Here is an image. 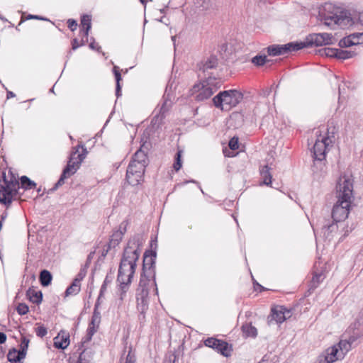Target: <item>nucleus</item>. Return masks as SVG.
I'll return each mask as SVG.
<instances>
[{
    "label": "nucleus",
    "instance_id": "21",
    "mask_svg": "<svg viewBox=\"0 0 363 363\" xmlns=\"http://www.w3.org/2000/svg\"><path fill=\"white\" fill-rule=\"evenodd\" d=\"M217 345L218 346H216L215 350L220 352L224 357H228L230 356L232 352L231 345H229L227 342L222 340H219Z\"/></svg>",
    "mask_w": 363,
    "mask_h": 363
},
{
    "label": "nucleus",
    "instance_id": "63",
    "mask_svg": "<svg viewBox=\"0 0 363 363\" xmlns=\"http://www.w3.org/2000/svg\"><path fill=\"white\" fill-rule=\"evenodd\" d=\"M92 338V336L89 335L86 333V336L82 339V344L84 345L86 342H89Z\"/></svg>",
    "mask_w": 363,
    "mask_h": 363
},
{
    "label": "nucleus",
    "instance_id": "13",
    "mask_svg": "<svg viewBox=\"0 0 363 363\" xmlns=\"http://www.w3.org/2000/svg\"><path fill=\"white\" fill-rule=\"evenodd\" d=\"M298 42H291L284 45H272L267 47V53L270 56H278L289 54L300 50Z\"/></svg>",
    "mask_w": 363,
    "mask_h": 363
},
{
    "label": "nucleus",
    "instance_id": "22",
    "mask_svg": "<svg viewBox=\"0 0 363 363\" xmlns=\"http://www.w3.org/2000/svg\"><path fill=\"white\" fill-rule=\"evenodd\" d=\"M126 227L127 221L124 220L120 224L118 229L113 231L111 235V238L120 243L126 232Z\"/></svg>",
    "mask_w": 363,
    "mask_h": 363
},
{
    "label": "nucleus",
    "instance_id": "38",
    "mask_svg": "<svg viewBox=\"0 0 363 363\" xmlns=\"http://www.w3.org/2000/svg\"><path fill=\"white\" fill-rule=\"evenodd\" d=\"M337 48H325L320 50V52L321 55L337 58Z\"/></svg>",
    "mask_w": 363,
    "mask_h": 363
},
{
    "label": "nucleus",
    "instance_id": "56",
    "mask_svg": "<svg viewBox=\"0 0 363 363\" xmlns=\"http://www.w3.org/2000/svg\"><path fill=\"white\" fill-rule=\"evenodd\" d=\"M106 290V280H105L100 289L99 295L97 298V300H99V302H100V299L103 296V294Z\"/></svg>",
    "mask_w": 363,
    "mask_h": 363
},
{
    "label": "nucleus",
    "instance_id": "37",
    "mask_svg": "<svg viewBox=\"0 0 363 363\" xmlns=\"http://www.w3.org/2000/svg\"><path fill=\"white\" fill-rule=\"evenodd\" d=\"M267 61L268 60L265 55H257L253 57L251 60V62L257 67L264 65Z\"/></svg>",
    "mask_w": 363,
    "mask_h": 363
},
{
    "label": "nucleus",
    "instance_id": "35",
    "mask_svg": "<svg viewBox=\"0 0 363 363\" xmlns=\"http://www.w3.org/2000/svg\"><path fill=\"white\" fill-rule=\"evenodd\" d=\"M21 187L25 190L33 189L36 187L37 184L35 182L30 180L27 176H22L20 178Z\"/></svg>",
    "mask_w": 363,
    "mask_h": 363
},
{
    "label": "nucleus",
    "instance_id": "40",
    "mask_svg": "<svg viewBox=\"0 0 363 363\" xmlns=\"http://www.w3.org/2000/svg\"><path fill=\"white\" fill-rule=\"evenodd\" d=\"M169 107L167 106V101H164L160 109V111L156 116L154 117L153 120H155L156 121L158 120L162 121L164 117V113L168 111Z\"/></svg>",
    "mask_w": 363,
    "mask_h": 363
},
{
    "label": "nucleus",
    "instance_id": "12",
    "mask_svg": "<svg viewBox=\"0 0 363 363\" xmlns=\"http://www.w3.org/2000/svg\"><path fill=\"white\" fill-rule=\"evenodd\" d=\"M130 272H131L129 271L128 268L123 267V269H121V266H119L117 281L119 283V290L121 291L120 298L121 300H123L125 296L133 277L134 274H130Z\"/></svg>",
    "mask_w": 363,
    "mask_h": 363
},
{
    "label": "nucleus",
    "instance_id": "4",
    "mask_svg": "<svg viewBox=\"0 0 363 363\" xmlns=\"http://www.w3.org/2000/svg\"><path fill=\"white\" fill-rule=\"evenodd\" d=\"M143 242L144 240L140 235H135L128 240L127 246L123 250L119 266H121V269L123 267L128 268L131 272L130 274H135L136 262L139 259Z\"/></svg>",
    "mask_w": 363,
    "mask_h": 363
},
{
    "label": "nucleus",
    "instance_id": "8",
    "mask_svg": "<svg viewBox=\"0 0 363 363\" xmlns=\"http://www.w3.org/2000/svg\"><path fill=\"white\" fill-rule=\"evenodd\" d=\"M3 179L5 186L0 189V203L9 206L13 197L18 194L20 183L13 176L8 180L4 172H3Z\"/></svg>",
    "mask_w": 363,
    "mask_h": 363
},
{
    "label": "nucleus",
    "instance_id": "57",
    "mask_svg": "<svg viewBox=\"0 0 363 363\" xmlns=\"http://www.w3.org/2000/svg\"><path fill=\"white\" fill-rule=\"evenodd\" d=\"M272 86L269 88H267L265 89L262 90L260 95L263 97H267L269 96L270 93L272 92Z\"/></svg>",
    "mask_w": 363,
    "mask_h": 363
},
{
    "label": "nucleus",
    "instance_id": "9",
    "mask_svg": "<svg viewBox=\"0 0 363 363\" xmlns=\"http://www.w3.org/2000/svg\"><path fill=\"white\" fill-rule=\"evenodd\" d=\"M150 281L144 279H140L138 287L136 290L137 308L140 312L139 319L145 318V313L148 309L149 305V286Z\"/></svg>",
    "mask_w": 363,
    "mask_h": 363
},
{
    "label": "nucleus",
    "instance_id": "10",
    "mask_svg": "<svg viewBox=\"0 0 363 363\" xmlns=\"http://www.w3.org/2000/svg\"><path fill=\"white\" fill-rule=\"evenodd\" d=\"M333 41L334 38L330 33H312L308 35L304 41L300 43L298 42V45L301 47V50L303 48L330 45L333 43Z\"/></svg>",
    "mask_w": 363,
    "mask_h": 363
},
{
    "label": "nucleus",
    "instance_id": "27",
    "mask_svg": "<svg viewBox=\"0 0 363 363\" xmlns=\"http://www.w3.org/2000/svg\"><path fill=\"white\" fill-rule=\"evenodd\" d=\"M80 291V279L75 278L72 284L68 286L65 291V296H69L71 295H76Z\"/></svg>",
    "mask_w": 363,
    "mask_h": 363
},
{
    "label": "nucleus",
    "instance_id": "53",
    "mask_svg": "<svg viewBox=\"0 0 363 363\" xmlns=\"http://www.w3.org/2000/svg\"><path fill=\"white\" fill-rule=\"evenodd\" d=\"M118 245V242L115 241L113 239L110 238L109 242L106 245V247H108V250H111V249H114Z\"/></svg>",
    "mask_w": 363,
    "mask_h": 363
},
{
    "label": "nucleus",
    "instance_id": "48",
    "mask_svg": "<svg viewBox=\"0 0 363 363\" xmlns=\"http://www.w3.org/2000/svg\"><path fill=\"white\" fill-rule=\"evenodd\" d=\"M228 146L233 150H235L238 149V147H239L238 138H237V137L232 138L229 141Z\"/></svg>",
    "mask_w": 363,
    "mask_h": 363
},
{
    "label": "nucleus",
    "instance_id": "42",
    "mask_svg": "<svg viewBox=\"0 0 363 363\" xmlns=\"http://www.w3.org/2000/svg\"><path fill=\"white\" fill-rule=\"evenodd\" d=\"M323 279V274H315L313 276L312 280H311V287L316 288L320 281H322Z\"/></svg>",
    "mask_w": 363,
    "mask_h": 363
},
{
    "label": "nucleus",
    "instance_id": "51",
    "mask_svg": "<svg viewBox=\"0 0 363 363\" xmlns=\"http://www.w3.org/2000/svg\"><path fill=\"white\" fill-rule=\"evenodd\" d=\"M89 47L91 49V50H96L97 52H101V46H99L98 44H96L94 40V38H92V41L89 43Z\"/></svg>",
    "mask_w": 363,
    "mask_h": 363
},
{
    "label": "nucleus",
    "instance_id": "16",
    "mask_svg": "<svg viewBox=\"0 0 363 363\" xmlns=\"http://www.w3.org/2000/svg\"><path fill=\"white\" fill-rule=\"evenodd\" d=\"M218 65V58L215 55H211L207 59L200 62L198 64V68L203 73L208 72V70L214 69Z\"/></svg>",
    "mask_w": 363,
    "mask_h": 363
},
{
    "label": "nucleus",
    "instance_id": "6",
    "mask_svg": "<svg viewBox=\"0 0 363 363\" xmlns=\"http://www.w3.org/2000/svg\"><path fill=\"white\" fill-rule=\"evenodd\" d=\"M221 86L220 80L208 77L202 83L196 84L191 89L192 94L197 101L209 99Z\"/></svg>",
    "mask_w": 363,
    "mask_h": 363
},
{
    "label": "nucleus",
    "instance_id": "19",
    "mask_svg": "<svg viewBox=\"0 0 363 363\" xmlns=\"http://www.w3.org/2000/svg\"><path fill=\"white\" fill-rule=\"evenodd\" d=\"M25 357V353L21 352L16 348L11 349L7 354L8 361L11 363H22V359Z\"/></svg>",
    "mask_w": 363,
    "mask_h": 363
},
{
    "label": "nucleus",
    "instance_id": "39",
    "mask_svg": "<svg viewBox=\"0 0 363 363\" xmlns=\"http://www.w3.org/2000/svg\"><path fill=\"white\" fill-rule=\"evenodd\" d=\"M182 150H178L174 157V162L173 164V168L174 169V170L176 172H178L182 166Z\"/></svg>",
    "mask_w": 363,
    "mask_h": 363
},
{
    "label": "nucleus",
    "instance_id": "52",
    "mask_svg": "<svg viewBox=\"0 0 363 363\" xmlns=\"http://www.w3.org/2000/svg\"><path fill=\"white\" fill-rule=\"evenodd\" d=\"M86 355L85 350H83L79 355L77 360L75 361L72 358L70 359V363H86V362H82V357Z\"/></svg>",
    "mask_w": 363,
    "mask_h": 363
},
{
    "label": "nucleus",
    "instance_id": "41",
    "mask_svg": "<svg viewBox=\"0 0 363 363\" xmlns=\"http://www.w3.org/2000/svg\"><path fill=\"white\" fill-rule=\"evenodd\" d=\"M125 363H136V357L135 351L133 350L131 346L128 347V351L125 357Z\"/></svg>",
    "mask_w": 363,
    "mask_h": 363
},
{
    "label": "nucleus",
    "instance_id": "61",
    "mask_svg": "<svg viewBox=\"0 0 363 363\" xmlns=\"http://www.w3.org/2000/svg\"><path fill=\"white\" fill-rule=\"evenodd\" d=\"M28 19H38V20H43V21H48V19L45 18H43V17H41L39 16H35V15H29Z\"/></svg>",
    "mask_w": 363,
    "mask_h": 363
},
{
    "label": "nucleus",
    "instance_id": "25",
    "mask_svg": "<svg viewBox=\"0 0 363 363\" xmlns=\"http://www.w3.org/2000/svg\"><path fill=\"white\" fill-rule=\"evenodd\" d=\"M73 156L72 155L70 160H69L67 166L64 168L62 171L63 176H67V178L70 176L73 175L79 168L77 164L75 162H73Z\"/></svg>",
    "mask_w": 363,
    "mask_h": 363
},
{
    "label": "nucleus",
    "instance_id": "3",
    "mask_svg": "<svg viewBox=\"0 0 363 363\" xmlns=\"http://www.w3.org/2000/svg\"><path fill=\"white\" fill-rule=\"evenodd\" d=\"M333 143L329 136L318 137L311 150L313 158L312 171L318 178L323 177L326 173V153L329 145Z\"/></svg>",
    "mask_w": 363,
    "mask_h": 363
},
{
    "label": "nucleus",
    "instance_id": "55",
    "mask_svg": "<svg viewBox=\"0 0 363 363\" xmlns=\"http://www.w3.org/2000/svg\"><path fill=\"white\" fill-rule=\"evenodd\" d=\"M318 363H332V362H330V360L324 354H322L319 356Z\"/></svg>",
    "mask_w": 363,
    "mask_h": 363
},
{
    "label": "nucleus",
    "instance_id": "26",
    "mask_svg": "<svg viewBox=\"0 0 363 363\" xmlns=\"http://www.w3.org/2000/svg\"><path fill=\"white\" fill-rule=\"evenodd\" d=\"M271 168L268 165H264L260 167L259 172L263 184L269 185L272 183V174L270 172Z\"/></svg>",
    "mask_w": 363,
    "mask_h": 363
},
{
    "label": "nucleus",
    "instance_id": "33",
    "mask_svg": "<svg viewBox=\"0 0 363 363\" xmlns=\"http://www.w3.org/2000/svg\"><path fill=\"white\" fill-rule=\"evenodd\" d=\"M201 1L200 7L203 11L211 12L217 9V5L215 0H199Z\"/></svg>",
    "mask_w": 363,
    "mask_h": 363
},
{
    "label": "nucleus",
    "instance_id": "31",
    "mask_svg": "<svg viewBox=\"0 0 363 363\" xmlns=\"http://www.w3.org/2000/svg\"><path fill=\"white\" fill-rule=\"evenodd\" d=\"M52 279V274L47 269H43L39 275V281L43 286H48L51 284Z\"/></svg>",
    "mask_w": 363,
    "mask_h": 363
},
{
    "label": "nucleus",
    "instance_id": "32",
    "mask_svg": "<svg viewBox=\"0 0 363 363\" xmlns=\"http://www.w3.org/2000/svg\"><path fill=\"white\" fill-rule=\"evenodd\" d=\"M336 346L338 347L339 357L344 358L347 352L351 349V342L346 340H340Z\"/></svg>",
    "mask_w": 363,
    "mask_h": 363
},
{
    "label": "nucleus",
    "instance_id": "17",
    "mask_svg": "<svg viewBox=\"0 0 363 363\" xmlns=\"http://www.w3.org/2000/svg\"><path fill=\"white\" fill-rule=\"evenodd\" d=\"M130 162H138V164L147 166L149 163L147 152L143 150V145L133 155Z\"/></svg>",
    "mask_w": 363,
    "mask_h": 363
},
{
    "label": "nucleus",
    "instance_id": "43",
    "mask_svg": "<svg viewBox=\"0 0 363 363\" xmlns=\"http://www.w3.org/2000/svg\"><path fill=\"white\" fill-rule=\"evenodd\" d=\"M218 339L215 337H208L206 340H204V345L206 347L215 350L216 348V346H218L217 342H218Z\"/></svg>",
    "mask_w": 363,
    "mask_h": 363
},
{
    "label": "nucleus",
    "instance_id": "1",
    "mask_svg": "<svg viewBox=\"0 0 363 363\" xmlns=\"http://www.w3.org/2000/svg\"><path fill=\"white\" fill-rule=\"evenodd\" d=\"M337 201L333 206L331 216L335 223L345 220L350 213V208L352 203L353 184L352 179L342 175L336 186Z\"/></svg>",
    "mask_w": 363,
    "mask_h": 363
},
{
    "label": "nucleus",
    "instance_id": "54",
    "mask_svg": "<svg viewBox=\"0 0 363 363\" xmlns=\"http://www.w3.org/2000/svg\"><path fill=\"white\" fill-rule=\"evenodd\" d=\"M96 325H89V327L87 328V334H89V335L91 336H93L94 334L96 332Z\"/></svg>",
    "mask_w": 363,
    "mask_h": 363
},
{
    "label": "nucleus",
    "instance_id": "2",
    "mask_svg": "<svg viewBox=\"0 0 363 363\" xmlns=\"http://www.w3.org/2000/svg\"><path fill=\"white\" fill-rule=\"evenodd\" d=\"M318 18L328 26H337L341 28H345L354 24L353 18L348 11L335 8L330 3H326L319 10Z\"/></svg>",
    "mask_w": 363,
    "mask_h": 363
},
{
    "label": "nucleus",
    "instance_id": "58",
    "mask_svg": "<svg viewBox=\"0 0 363 363\" xmlns=\"http://www.w3.org/2000/svg\"><path fill=\"white\" fill-rule=\"evenodd\" d=\"M80 46H82V45H81V43L79 44L78 40L77 38H74L72 41V49L74 50Z\"/></svg>",
    "mask_w": 363,
    "mask_h": 363
},
{
    "label": "nucleus",
    "instance_id": "30",
    "mask_svg": "<svg viewBox=\"0 0 363 363\" xmlns=\"http://www.w3.org/2000/svg\"><path fill=\"white\" fill-rule=\"evenodd\" d=\"M337 223L333 220L331 223L328 222L323 225L322 231L326 238H330L333 233L337 230Z\"/></svg>",
    "mask_w": 363,
    "mask_h": 363
},
{
    "label": "nucleus",
    "instance_id": "64",
    "mask_svg": "<svg viewBox=\"0 0 363 363\" xmlns=\"http://www.w3.org/2000/svg\"><path fill=\"white\" fill-rule=\"evenodd\" d=\"M358 20L360 24L363 26V11L359 13Z\"/></svg>",
    "mask_w": 363,
    "mask_h": 363
},
{
    "label": "nucleus",
    "instance_id": "34",
    "mask_svg": "<svg viewBox=\"0 0 363 363\" xmlns=\"http://www.w3.org/2000/svg\"><path fill=\"white\" fill-rule=\"evenodd\" d=\"M99 305H100V302H99V300H96L95 305H94V312H93V315L91 317V323H89L90 325H96V328H98L99 324L101 320V313L98 310Z\"/></svg>",
    "mask_w": 363,
    "mask_h": 363
},
{
    "label": "nucleus",
    "instance_id": "20",
    "mask_svg": "<svg viewBox=\"0 0 363 363\" xmlns=\"http://www.w3.org/2000/svg\"><path fill=\"white\" fill-rule=\"evenodd\" d=\"M91 28V17L89 15H83L81 19V28L80 33H82L84 37L89 35V32Z\"/></svg>",
    "mask_w": 363,
    "mask_h": 363
},
{
    "label": "nucleus",
    "instance_id": "18",
    "mask_svg": "<svg viewBox=\"0 0 363 363\" xmlns=\"http://www.w3.org/2000/svg\"><path fill=\"white\" fill-rule=\"evenodd\" d=\"M69 344V335L63 333L54 338V346L57 349H65Z\"/></svg>",
    "mask_w": 363,
    "mask_h": 363
},
{
    "label": "nucleus",
    "instance_id": "15",
    "mask_svg": "<svg viewBox=\"0 0 363 363\" xmlns=\"http://www.w3.org/2000/svg\"><path fill=\"white\" fill-rule=\"evenodd\" d=\"M360 44H363V32L350 34L341 39L339 42V46L340 48H347Z\"/></svg>",
    "mask_w": 363,
    "mask_h": 363
},
{
    "label": "nucleus",
    "instance_id": "14",
    "mask_svg": "<svg viewBox=\"0 0 363 363\" xmlns=\"http://www.w3.org/2000/svg\"><path fill=\"white\" fill-rule=\"evenodd\" d=\"M291 315V311L282 306H277L272 308L271 314L267 318L269 325L273 321L277 323H282L287 318Z\"/></svg>",
    "mask_w": 363,
    "mask_h": 363
},
{
    "label": "nucleus",
    "instance_id": "50",
    "mask_svg": "<svg viewBox=\"0 0 363 363\" xmlns=\"http://www.w3.org/2000/svg\"><path fill=\"white\" fill-rule=\"evenodd\" d=\"M67 26L72 31H74L77 29V23L74 19H69L67 21Z\"/></svg>",
    "mask_w": 363,
    "mask_h": 363
},
{
    "label": "nucleus",
    "instance_id": "11",
    "mask_svg": "<svg viewBox=\"0 0 363 363\" xmlns=\"http://www.w3.org/2000/svg\"><path fill=\"white\" fill-rule=\"evenodd\" d=\"M146 167L136 162H130L125 175V179L128 184L132 186H137L140 182L143 181Z\"/></svg>",
    "mask_w": 363,
    "mask_h": 363
},
{
    "label": "nucleus",
    "instance_id": "28",
    "mask_svg": "<svg viewBox=\"0 0 363 363\" xmlns=\"http://www.w3.org/2000/svg\"><path fill=\"white\" fill-rule=\"evenodd\" d=\"M113 72L114 74L115 79H116V96L117 98H119L121 96V84H120V81L122 79L119 67H118L116 65L113 66Z\"/></svg>",
    "mask_w": 363,
    "mask_h": 363
},
{
    "label": "nucleus",
    "instance_id": "49",
    "mask_svg": "<svg viewBox=\"0 0 363 363\" xmlns=\"http://www.w3.org/2000/svg\"><path fill=\"white\" fill-rule=\"evenodd\" d=\"M67 176H63L62 174L59 180L57 182V183L55 184L54 187L51 189L52 191L56 190L59 186H62L65 183V179H67Z\"/></svg>",
    "mask_w": 363,
    "mask_h": 363
},
{
    "label": "nucleus",
    "instance_id": "5",
    "mask_svg": "<svg viewBox=\"0 0 363 363\" xmlns=\"http://www.w3.org/2000/svg\"><path fill=\"white\" fill-rule=\"evenodd\" d=\"M243 94L237 89H229L220 91L213 98V104L216 108L229 111L236 107L242 100Z\"/></svg>",
    "mask_w": 363,
    "mask_h": 363
},
{
    "label": "nucleus",
    "instance_id": "36",
    "mask_svg": "<svg viewBox=\"0 0 363 363\" xmlns=\"http://www.w3.org/2000/svg\"><path fill=\"white\" fill-rule=\"evenodd\" d=\"M356 52L352 50H337V58L340 60H347L356 55Z\"/></svg>",
    "mask_w": 363,
    "mask_h": 363
},
{
    "label": "nucleus",
    "instance_id": "60",
    "mask_svg": "<svg viewBox=\"0 0 363 363\" xmlns=\"http://www.w3.org/2000/svg\"><path fill=\"white\" fill-rule=\"evenodd\" d=\"M85 157V154H79L78 156H77V159L78 160L76 161V164H77V165L79 167V164H81V162L83 161V160L84 159Z\"/></svg>",
    "mask_w": 363,
    "mask_h": 363
},
{
    "label": "nucleus",
    "instance_id": "29",
    "mask_svg": "<svg viewBox=\"0 0 363 363\" xmlns=\"http://www.w3.org/2000/svg\"><path fill=\"white\" fill-rule=\"evenodd\" d=\"M241 329L246 337H255L257 335V330L251 323H245L242 325Z\"/></svg>",
    "mask_w": 363,
    "mask_h": 363
},
{
    "label": "nucleus",
    "instance_id": "23",
    "mask_svg": "<svg viewBox=\"0 0 363 363\" xmlns=\"http://www.w3.org/2000/svg\"><path fill=\"white\" fill-rule=\"evenodd\" d=\"M26 295L28 297L30 301L35 304H40L43 300V294L40 291H36L33 289H29Z\"/></svg>",
    "mask_w": 363,
    "mask_h": 363
},
{
    "label": "nucleus",
    "instance_id": "44",
    "mask_svg": "<svg viewBox=\"0 0 363 363\" xmlns=\"http://www.w3.org/2000/svg\"><path fill=\"white\" fill-rule=\"evenodd\" d=\"M218 339L215 337H208L206 340H204V345L206 347L215 350L216 348V346H218L217 342H218Z\"/></svg>",
    "mask_w": 363,
    "mask_h": 363
},
{
    "label": "nucleus",
    "instance_id": "59",
    "mask_svg": "<svg viewBox=\"0 0 363 363\" xmlns=\"http://www.w3.org/2000/svg\"><path fill=\"white\" fill-rule=\"evenodd\" d=\"M157 247V238H155V240L152 239L150 241V247H151L150 250L156 251Z\"/></svg>",
    "mask_w": 363,
    "mask_h": 363
},
{
    "label": "nucleus",
    "instance_id": "45",
    "mask_svg": "<svg viewBox=\"0 0 363 363\" xmlns=\"http://www.w3.org/2000/svg\"><path fill=\"white\" fill-rule=\"evenodd\" d=\"M28 311H29L28 306L26 303H18L16 307V311L21 315H26L28 312Z\"/></svg>",
    "mask_w": 363,
    "mask_h": 363
},
{
    "label": "nucleus",
    "instance_id": "7",
    "mask_svg": "<svg viewBox=\"0 0 363 363\" xmlns=\"http://www.w3.org/2000/svg\"><path fill=\"white\" fill-rule=\"evenodd\" d=\"M157 252L155 250H146L143 256V272L140 279L151 281L152 280L155 286V291L157 294V287L155 281V261Z\"/></svg>",
    "mask_w": 363,
    "mask_h": 363
},
{
    "label": "nucleus",
    "instance_id": "24",
    "mask_svg": "<svg viewBox=\"0 0 363 363\" xmlns=\"http://www.w3.org/2000/svg\"><path fill=\"white\" fill-rule=\"evenodd\" d=\"M323 354L326 357H328V359H330V362H332V363L335 362L338 359H342L340 358V357H339L340 353L338 351V347L336 345H333V347L328 348Z\"/></svg>",
    "mask_w": 363,
    "mask_h": 363
},
{
    "label": "nucleus",
    "instance_id": "47",
    "mask_svg": "<svg viewBox=\"0 0 363 363\" xmlns=\"http://www.w3.org/2000/svg\"><path fill=\"white\" fill-rule=\"evenodd\" d=\"M35 333L38 337H43L47 335L48 330L45 326L40 325L35 328Z\"/></svg>",
    "mask_w": 363,
    "mask_h": 363
},
{
    "label": "nucleus",
    "instance_id": "62",
    "mask_svg": "<svg viewBox=\"0 0 363 363\" xmlns=\"http://www.w3.org/2000/svg\"><path fill=\"white\" fill-rule=\"evenodd\" d=\"M6 335L2 332H0V344H3L6 341Z\"/></svg>",
    "mask_w": 363,
    "mask_h": 363
},
{
    "label": "nucleus",
    "instance_id": "46",
    "mask_svg": "<svg viewBox=\"0 0 363 363\" xmlns=\"http://www.w3.org/2000/svg\"><path fill=\"white\" fill-rule=\"evenodd\" d=\"M29 340L26 337H23L21 339V342L20 345V352L25 353V356L26 355L27 350L28 347Z\"/></svg>",
    "mask_w": 363,
    "mask_h": 363
}]
</instances>
